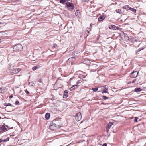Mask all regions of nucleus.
I'll use <instances>...</instances> for the list:
<instances>
[{"mask_svg": "<svg viewBox=\"0 0 146 146\" xmlns=\"http://www.w3.org/2000/svg\"><path fill=\"white\" fill-rule=\"evenodd\" d=\"M13 49L18 51H21L23 50V47L21 45L18 44L15 46Z\"/></svg>", "mask_w": 146, "mask_h": 146, "instance_id": "f257e3e1", "label": "nucleus"}, {"mask_svg": "<svg viewBox=\"0 0 146 146\" xmlns=\"http://www.w3.org/2000/svg\"><path fill=\"white\" fill-rule=\"evenodd\" d=\"M53 122H54V123L52 124V125L50 126L49 127V129L51 130H53L55 129L53 128L54 126L57 127L59 126L60 125H59L58 124V121H57L56 120H55Z\"/></svg>", "mask_w": 146, "mask_h": 146, "instance_id": "f03ea898", "label": "nucleus"}, {"mask_svg": "<svg viewBox=\"0 0 146 146\" xmlns=\"http://www.w3.org/2000/svg\"><path fill=\"white\" fill-rule=\"evenodd\" d=\"M66 5L67 7L70 10H72L74 8V6L70 2H67L66 3Z\"/></svg>", "mask_w": 146, "mask_h": 146, "instance_id": "7ed1b4c3", "label": "nucleus"}, {"mask_svg": "<svg viewBox=\"0 0 146 146\" xmlns=\"http://www.w3.org/2000/svg\"><path fill=\"white\" fill-rule=\"evenodd\" d=\"M138 74V72L137 71H133L132 72L131 75V76L133 78L136 77Z\"/></svg>", "mask_w": 146, "mask_h": 146, "instance_id": "20e7f679", "label": "nucleus"}, {"mask_svg": "<svg viewBox=\"0 0 146 146\" xmlns=\"http://www.w3.org/2000/svg\"><path fill=\"white\" fill-rule=\"evenodd\" d=\"M81 114L80 112H79L77 114L76 117V120L77 121H79L81 119Z\"/></svg>", "mask_w": 146, "mask_h": 146, "instance_id": "39448f33", "label": "nucleus"}, {"mask_svg": "<svg viewBox=\"0 0 146 146\" xmlns=\"http://www.w3.org/2000/svg\"><path fill=\"white\" fill-rule=\"evenodd\" d=\"M113 123L112 122H110L108 123L106 126V130L107 132H108L110 129L111 126L113 124Z\"/></svg>", "mask_w": 146, "mask_h": 146, "instance_id": "423d86ee", "label": "nucleus"}, {"mask_svg": "<svg viewBox=\"0 0 146 146\" xmlns=\"http://www.w3.org/2000/svg\"><path fill=\"white\" fill-rule=\"evenodd\" d=\"M21 70L20 68L15 69L13 70L11 73L13 74L17 73L19 72Z\"/></svg>", "mask_w": 146, "mask_h": 146, "instance_id": "0eeeda50", "label": "nucleus"}, {"mask_svg": "<svg viewBox=\"0 0 146 146\" xmlns=\"http://www.w3.org/2000/svg\"><path fill=\"white\" fill-rule=\"evenodd\" d=\"M103 89H102V93H106L107 92V90L108 89V88L106 86H103Z\"/></svg>", "mask_w": 146, "mask_h": 146, "instance_id": "6e6552de", "label": "nucleus"}, {"mask_svg": "<svg viewBox=\"0 0 146 146\" xmlns=\"http://www.w3.org/2000/svg\"><path fill=\"white\" fill-rule=\"evenodd\" d=\"M68 96V92L66 90H65L64 92V94L63 95L64 98H66Z\"/></svg>", "mask_w": 146, "mask_h": 146, "instance_id": "1a4fd4ad", "label": "nucleus"}, {"mask_svg": "<svg viewBox=\"0 0 146 146\" xmlns=\"http://www.w3.org/2000/svg\"><path fill=\"white\" fill-rule=\"evenodd\" d=\"M7 35L6 33L3 31L0 32V38H3Z\"/></svg>", "mask_w": 146, "mask_h": 146, "instance_id": "9d476101", "label": "nucleus"}, {"mask_svg": "<svg viewBox=\"0 0 146 146\" xmlns=\"http://www.w3.org/2000/svg\"><path fill=\"white\" fill-rule=\"evenodd\" d=\"M105 18V16L104 15L100 16L98 18V21H102Z\"/></svg>", "mask_w": 146, "mask_h": 146, "instance_id": "9b49d317", "label": "nucleus"}, {"mask_svg": "<svg viewBox=\"0 0 146 146\" xmlns=\"http://www.w3.org/2000/svg\"><path fill=\"white\" fill-rule=\"evenodd\" d=\"M7 129L4 126L0 127V133L5 131Z\"/></svg>", "mask_w": 146, "mask_h": 146, "instance_id": "f8f14e48", "label": "nucleus"}, {"mask_svg": "<svg viewBox=\"0 0 146 146\" xmlns=\"http://www.w3.org/2000/svg\"><path fill=\"white\" fill-rule=\"evenodd\" d=\"M109 28L110 29L116 30L117 29V27L114 25H112L111 26H110Z\"/></svg>", "mask_w": 146, "mask_h": 146, "instance_id": "ddd939ff", "label": "nucleus"}, {"mask_svg": "<svg viewBox=\"0 0 146 146\" xmlns=\"http://www.w3.org/2000/svg\"><path fill=\"white\" fill-rule=\"evenodd\" d=\"M79 82H76V84L74 85L73 86H72V87H71L70 88V91H72L73 90H74L75 89V87H77V84H78Z\"/></svg>", "mask_w": 146, "mask_h": 146, "instance_id": "4468645a", "label": "nucleus"}, {"mask_svg": "<svg viewBox=\"0 0 146 146\" xmlns=\"http://www.w3.org/2000/svg\"><path fill=\"white\" fill-rule=\"evenodd\" d=\"M50 116V115L49 113H47L45 115V117L47 120H48Z\"/></svg>", "mask_w": 146, "mask_h": 146, "instance_id": "2eb2a0df", "label": "nucleus"}, {"mask_svg": "<svg viewBox=\"0 0 146 146\" xmlns=\"http://www.w3.org/2000/svg\"><path fill=\"white\" fill-rule=\"evenodd\" d=\"M141 90H142L141 88H136L134 90L135 92H140V91H141Z\"/></svg>", "mask_w": 146, "mask_h": 146, "instance_id": "dca6fc26", "label": "nucleus"}, {"mask_svg": "<svg viewBox=\"0 0 146 146\" xmlns=\"http://www.w3.org/2000/svg\"><path fill=\"white\" fill-rule=\"evenodd\" d=\"M116 12L120 14H122L123 13V11H122L121 9H118L116 10Z\"/></svg>", "mask_w": 146, "mask_h": 146, "instance_id": "f3484780", "label": "nucleus"}, {"mask_svg": "<svg viewBox=\"0 0 146 146\" xmlns=\"http://www.w3.org/2000/svg\"><path fill=\"white\" fill-rule=\"evenodd\" d=\"M67 1L68 0H60V2L61 3L64 4L66 1Z\"/></svg>", "mask_w": 146, "mask_h": 146, "instance_id": "a211bd4d", "label": "nucleus"}, {"mask_svg": "<svg viewBox=\"0 0 146 146\" xmlns=\"http://www.w3.org/2000/svg\"><path fill=\"white\" fill-rule=\"evenodd\" d=\"M129 10H130L131 11H133L134 13H135L136 12V9L134 8H131L130 7V8H129Z\"/></svg>", "mask_w": 146, "mask_h": 146, "instance_id": "6ab92c4d", "label": "nucleus"}, {"mask_svg": "<svg viewBox=\"0 0 146 146\" xmlns=\"http://www.w3.org/2000/svg\"><path fill=\"white\" fill-rule=\"evenodd\" d=\"M123 8L125 9H127L128 10H129V6L128 5H125V6H124L123 7Z\"/></svg>", "mask_w": 146, "mask_h": 146, "instance_id": "aec40b11", "label": "nucleus"}, {"mask_svg": "<svg viewBox=\"0 0 146 146\" xmlns=\"http://www.w3.org/2000/svg\"><path fill=\"white\" fill-rule=\"evenodd\" d=\"M39 66H34L33 67V70H35L38 68H39Z\"/></svg>", "mask_w": 146, "mask_h": 146, "instance_id": "412c9836", "label": "nucleus"}, {"mask_svg": "<svg viewBox=\"0 0 146 146\" xmlns=\"http://www.w3.org/2000/svg\"><path fill=\"white\" fill-rule=\"evenodd\" d=\"M92 90L96 92L98 90V88H92Z\"/></svg>", "mask_w": 146, "mask_h": 146, "instance_id": "4be33fe9", "label": "nucleus"}, {"mask_svg": "<svg viewBox=\"0 0 146 146\" xmlns=\"http://www.w3.org/2000/svg\"><path fill=\"white\" fill-rule=\"evenodd\" d=\"M102 98H103V99L104 100H106V99H108V97H106L105 96H102Z\"/></svg>", "mask_w": 146, "mask_h": 146, "instance_id": "5701e85b", "label": "nucleus"}, {"mask_svg": "<svg viewBox=\"0 0 146 146\" xmlns=\"http://www.w3.org/2000/svg\"><path fill=\"white\" fill-rule=\"evenodd\" d=\"M5 105L6 106H11V104L10 103L5 104Z\"/></svg>", "mask_w": 146, "mask_h": 146, "instance_id": "b1692460", "label": "nucleus"}, {"mask_svg": "<svg viewBox=\"0 0 146 146\" xmlns=\"http://www.w3.org/2000/svg\"><path fill=\"white\" fill-rule=\"evenodd\" d=\"M19 102L18 101H17L15 102V104L16 105H19Z\"/></svg>", "mask_w": 146, "mask_h": 146, "instance_id": "393cba45", "label": "nucleus"}, {"mask_svg": "<svg viewBox=\"0 0 146 146\" xmlns=\"http://www.w3.org/2000/svg\"><path fill=\"white\" fill-rule=\"evenodd\" d=\"M137 119L138 118L137 117H135L134 119V121L135 122H137Z\"/></svg>", "mask_w": 146, "mask_h": 146, "instance_id": "a878e982", "label": "nucleus"}, {"mask_svg": "<svg viewBox=\"0 0 146 146\" xmlns=\"http://www.w3.org/2000/svg\"><path fill=\"white\" fill-rule=\"evenodd\" d=\"M124 36H125V40H127V39H128V38L127 37V36H125V35H124Z\"/></svg>", "mask_w": 146, "mask_h": 146, "instance_id": "bb28decb", "label": "nucleus"}, {"mask_svg": "<svg viewBox=\"0 0 146 146\" xmlns=\"http://www.w3.org/2000/svg\"><path fill=\"white\" fill-rule=\"evenodd\" d=\"M25 91L27 94H29V92L27 90H25Z\"/></svg>", "mask_w": 146, "mask_h": 146, "instance_id": "cd10ccee", "label": "nucleus"}, {"mask_svg": "<svg viewBox=\"0 0 146 146\" xmlns=\"http://www.w3.org/2000/svg\"><path fill=\"white\" fill-rule=\"evenodd\" d=\"M89 0H82L83 2H87L89 1Z\"/></svg>", "mask_w": 146, "mask_h": 146, "instance_id": "c85d7f7f", "label": "nucleus"}, {"mask_svg": "<svg viewBox=\"0 0 146 146\" xmlns=\"http://www.w3.org/2000/svg\"><path fill=\"white\" fill-rule=\"evenodd\" d=\"M107 146V144L106 143H104L103 144L102 146Z\"/></svg>", "mask_w": 146, "mask_h": 146, "instance_id": "c756f323", "label": "nucleus"}, {"mask_svg": "<svg viewBox=\"0 0 146 146\" xmlns=\"http://www.w3.org/2000/svg\"><path fill=\"white\" fill-rule=\"evenodd\" d=\"M136 79H134V80H133V82H132L133 83H134L136 81Z\"/></svg>", "mask_w": 146, "mask_h": 146, "instance_id": "7c9ffc66", "label": "nucleus"}, {"mask_svg": "<svg viewBox=\"0 0 146 146\" xmlns=\"http://www.w3.org/2000/svg\"><path fill=\"white\" fill-rule=\"evenodd\" d=\"M0 93H3L2 92V90H1V89L0 88Z\"/></svg>", "mask_w": 146, "mask_h": 146, "instance_id": "2f4dec72", "label": "nucleus"}, {"mask_svg": "<svg viewBox=\"0 0 146 146\" xmlns=\"http://www.w3.org/2000/svg\"><path fill=\"white\" fill-rule=\"evenodd\" d=\"M3 140L1 139H0V143H1L3 141Z\"/></svg>", "mask_w": 146, "mask_h": 146, "instance_id": "473e14b6", "label": "nucleus"}, {"mask_svg": "<svg viewBox=\"0 0 146 146\" xmlns=\"http://www.w3.org/2000/svg\"><path fill=\"white\" fill-rule=\"evenodd\" d=\"M141 49H139L138 50H137V52H139V51H140L141 50Z\"/></svg>", "mask_w": 146, "mask_h": 146, "instance_id": "72a5a7b5", "label": "nucleus"}, {"mask_svg": "<svg viewBox=\"0 0 146 146\" xmlns=\"http://www.w3.org/2000/svg\"><path fill=\"white\" fill-rule=\"evenodd\" d=\"M12 97H13V96L10 95V96H9V98H11Z\"/></svg>", "mask_w": 146, "mask_h": 146, "instance_id": "f704fd0d", "label": "nucleus"}, {"mask_svg": "<svg viewBox=\"0 0 146 146\" xmlns=\"http://www.w3.org/2000/svg\"><path fill=\"white\" fill-rule=\"evenodd\" d=\"M79 12V10H77L76 11V13H78Z\"/></svg>", "mask_w": 146, "mask_h": 146, "instance_id": "c9c22d12", "label": "nucleus"}, {"mask_svg": "<svg viewBox=\"0 0 146 146\" xmlns=\"http://www.w3.org/2000/svg\"><path fill=\"white\" fill-rule=\"evenodd\" d=\"M9 140V138H7V141H8Z\"/></svg>", "mask_w": 146, "mask_h": 146, "instance_id": "e433bc0d", "label": "nucleus"}, {"mask_svg": "<svg viewBox=\"0 0 146 146\" xmlns=\"http://www.w3.org/2000/svg\"><path fill=\"white\" fill-rule=\"evenodd\" d=\"M51 100H52V101L53 100H54V98H52V99H51Z\"/></svg>", "mask_w": 146, "mask_h": 146, "instance_id": "4c0bfd02", "label": "nucleus"}, {"mask_svg": "<svg viewBox=\"0 0 146 146\" xmlns=\"http://www.w3.org/2000/svg\"><path fill=\"white\" fill-rule=\"evenodd\" d=\"M133 40H135V41H137V40H136L134 39H133Z\"/></svg>", "mask_w": 146, "mask_h": 146, "instance_id": "58836bf2", "label": "nucleus"}, {"mask_svg": "<svg viewBox=\"0 0 146 146\" xmlns=\"http://www.w3.org/2000/svg\"><path fill=\"white\" fill-rule=\"evenodd\" d=\"M3 141H4V142H6V141L5 140H4Z\"/></svg>", "mask_w": 146, "mask_h": 146, "instance_id": "ea45409f", "label": "nucleus"}, {"mask_svg": "<svg viewBox=\"0 0 146 146\" xmlns=\"http://www.w3.org/2000/svg\"><path fill=\"white\" fill-rule=\"evenodd\" d=\"M89 62V63H90V62L89 61V60H88Z\"/></svg>", "mask_w": 146, "mask_h": 146, "instance_id": "a19ab883", "label": "nucleus"}, {"mask_svg": "<svg viewBox=\"0 0 146 146\" xmlns=\"http://www.w3.org/2000/svg\"><path fill=\"white\" fill-rule=\"evenodd\" d=\"M1 39H0V43L1 42Z\"/></svg>", "mask_w": 146, "mask_h": 146, "instance_id": "79ce46f5", "label": "nucleus"}, {"mask_svg": "<svg viewBox=\"0 0 146 146\" xmlns=\"http://www.w3.org/2000/svg\"><path fill=\"white\" fill-rule=\"evenodd\" d=\"M2 23H1V22H0V24H2Z\"/></svg>", "mask_w": 146, "mask_h": 146, "instance_id": "37998d69", "label": "nucleus"}, {"mask_svg": "<svg viewBox=\"0 0 146 146\" xmlns=\"http://www.w3.org/2000/svg\"><path fill=\"white\" fill-rule=\"evenodd\" d=\"M40 80V81H39V82H40V81H41V80Z\"/></svg>", "mask_w": 146, "mask_h": 146, "instance_id": "c03bdc74", "label": "nucleus"}, {"mask_svg": "<svg viewBox=\"0 0 146 146\" xmlns=\"http://www.w3.org/2000/svg\"><path fill=\"white\" fill-rule=\"evenodd\" d=\"M40 80V81H39V82H40V81H41V80Z\"/></svg>", "mask_w": 146, "mask_h": 146, "instance_id": "a18cd8bd", "label": "nucleus"}, {"mask_svg": "<svg viewBox=\"0 0 146 146\" xmlns=\"http://www.w3.org/2000/svg\"><path fill=\"white\" fill-rule=\"evenodd\" d=\"M1 117H0V119H1Z\"/></svg>", "mask_w": 146, "mask_h": 146, "instance_id": "49530a36", "label": "nucleus"}]
</instances>
